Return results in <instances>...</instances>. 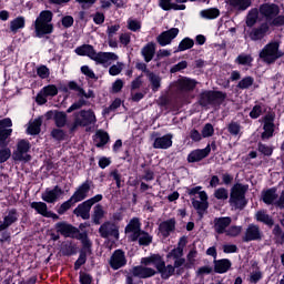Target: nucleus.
Here are the masks:
<instances>
[{
    "instance_id": "nucleus-1",
    "label": "nucleus",
    "mask_w": 284,
    "mask_h": 284,
    "mask_svg": "<svg viewBox=\"0 0 284 284\" xmlns=\"http://www.w3.org/2000/svg\"><path fill=\"white\" fill-rule=\"evenodd\" d=\"M260 17L265 19L271 28H281L284 26V16L281 14V7L276 3L265 2L258 7Z\"/></svg>"
},
{
    "instance_id": "nucleus-2",
    "label": "nucleus",
    "mask_w": 284,
    "mask_h": 284,
    "mask_svg": "<svg viewBox=\"0 0 284 284\" xmlns=\"http://www.w3.org/2000/svg\"><path fill=\"white\" fill-rule=\"evenodd\" d=\"M92 185H94L92 180H85L81 185H79L72 196L60 205L58 214L63 215L75 203L85 201L88 194H90V191L92 190Z\"/></svg>"
},
{
    "instance_id": "nucleus-3",
    "label": "nucleus",
    "mask_w": 284,
    "mask_h": 284,
    "mask_svg": "<svg viewBox=\"0 0 284 284\" xmlns=\"http://www.w3.org/2000/svg\"><path fill=\"white\" fill-rule=\"evenodd\" d=\"M54 13L50 10H43L39 13L34 21V33L38 39H43L48 34L54 32V24H52V19Z\"/></svg>"
},
{
    "instance_id": "nucleus-4",
    "label": "nucleus",
    "mask_w": 284,
    "mask_h": 284,
    "mask_svg": "<svg viewBox=\"0 0 284 284\" xmlns=\"http://www.w3.org/2000/svg\"><path fill=\"white\" fill-rule=\"evenodd\" d=\"M55 230L58 234H61L62 236H64V239H77V241H81V243L84 244V247L89 246L88 240L90 237L88 236V231L81 233L79 229L67 222L55 223Z\"/></svg>"
},
{
    "instance_id": "nucleus-5",
    "label": "nucleus",
    "mask_w": 284,
    "mask_h": 284,
    "mask_svg": "<svg viewBox=\"0 0 284 284\" xmlns=\"http://www.w3.org/2000/svg\"><path fill=\"white\" fill-rule=\"evenodd\" d=\"M227 99V93L216 90H204L197 97V103L201 108H210V105H223Z\"/></svg>"
},
{
    "instance_id": "nucleus-6",
    "label": "nucleus",
    "mask_w": 284,
    "mask_h": 284,
    "mask_svg": "<svg viewBox=\"0 0 284 284\" xmlns=\"http://www.w3.org/2000/svg\"><path fill=\"white\" fill-rule=\"evenodd\" d=\"M260 59L267 65H272L284 57V52L281 51V42L271 41L260 51Z\"/></svg>"
},
{
    "instance_id": "nucleus-7",
    "label": "nucleus",
    "mask_w": 284,
    "mask_h": 284,
    "mask_svg": "<svg viewBox=\"0 0 284 284\" xmlns=\"http://www.w3.org/2000/svg\"><path fill=\"white\" fill-rule=\"evenodd\" d=\"M201 190H203V186H195L192 189H187L186 193L189 194V196H196V194H199V199L201 201L192 197L191 203L194 210H196L199 216L203 217V214H205V212H207V209L210 207V202H207V192Z\"/></svg>"
},
{
    "instance_id": "nucleus-8",
    "label": "nucleus",
    "mask_w": 284,
    "mask_h": 284,
    "mask_svg": "<svg viewBox=\"0 0 284 284\" xmlns=\"http://www.w3.org/2000/svg\"><path fill=\"white\" fill-rule=\"evenodd\" d=\"M247 190H250L248 185L241 183L234 184L231 189L229 203L235 205L237 210H245L247 207V197H245Z\"/></svg>"
},
{
    "instance_id": "nucleus-9",
    "label": "nucleus",
    "mask_w": 284,
    "mask_h": 284,
    "mask_svg": "<svg viewBox=\"0 0 284 284\" xmlns=\"http://www.w3.org/2000/svg\"><path fill=\"white\" fill-rule=\"evenodd\" d=\"M32 145L30 141L22 139L17 143V149L13 151L12 158L13 161H32V155L28 154Z\"/></svg>"
},
{
    "instance_id": "nucleus-10",
    "label": "nucleus",
    "mask_w": 284,
    "mask_h": 284,
    "mask_svg": "<svg viewBox=\"0 0 284 284\" xmlns=\"http://www.w3.org/2000/svg\"><path fill=\"white\" fill-rule=\"evenodd\" d=\"M99 234L101 239H114L115 241H119L120 232H119V225L115 224L112 221H105L103 224L99 227Z\"/></svg>"
},
{
    "instance_id": "nucleus-11",
    "label": "nucleus",
    "mask_w": 284,
    "mask_h": 284,
    "mask_svg": "<svg viewBox=\"0 0 284 284\" xmlns=\"http://www.w3.org/2000/svg\"><path fill=\"white\" fill-rule=\"evenodd\" d=\"M111 270H121L128 265V258L125 257V251L118 248L115 250L109 261Z\"/></svg>"
},
{
    "instance_id": "nucleus-12",
    "label": "nucleus",
    "mask_w": 284,
    "mask_h": 284,
    "mask_svg": "<svg viewBox=\"0 0 284 284\" xmlns=\"http://www.w3.org/2000/svg\"><path fill=\"white\" fill-rule=\"evenodd\" d=\"M276 119V115L274 113H267L264 118H263V130L264 132H262L261 134V139L262 141H267V139H272V136H274V120Z\"/></svg>"
},
{
    "instance_id": "nucleus-13",
    "label": "nucleus",
    "mask_w": 284,
    "mask_h": 284,
    "mask_svg": "<svg viewBox=\"0 0 284 284\" xmlns=\"http://www.w3.org/2000/svg\"><path fill=\"white\" fill-rule=\"evenodd\" d=\"M12 120L10 118H4L0 120V148H6L8 145V138L12 136Z\"/></svg>"
},
{
    "instance_id": "nucleus-14",
    "label": "nucleus",
    "mask_w": 284,
    "mask_h": 284,
    "mask_svg": "<svg viewBox=\"0 0 284 284\" xmlns=\"http://www.w3.org/2000/svg\"><path fill=\"white\" fill-rule=\"evenodd\" d=\"M179 32H180L179 28H171L166 31L161 32L156 37V41L159 45H161V48H165V45H170V43H172V41H174V39L179 37Z\"/></svg>"
},
{
    "instance_id": "nucleus-15",
    "label": "nucleus",
    "mask_w": 284,
    "mask_h": 284,
    "mask_svg": "<svg viewBox=\"0 0 284 284\" xmlns=\"http://www.w3.org/2000/svg\"><path fill=\"white\" fill-rule=\"evenodd\" d=\"M79 116H75V119L80 122L81 128H88V125H94V123H97V115L92 109L81 110Z\"/></svg>"
},
{
    "instance_id": "nucleus-16",
    "label": "nucleus",
    "mask_w": 284,
    "mask_h": 284,
    "mask_svg": "<svg viewBox=\"0 0 284 284\" xmlns=\"http://www.w3.org/2000/svg\"><path fill=\"white\" fill-rule=\"evenodd\" d=\"M272 24L270 22H262L257 28H253L248 34L251 41H261L265 39V34L270 32Z\"/></svg>"
},
{
    "instance_id": "nucleus-17",
    "label": "nucleus",
    "mask_w": 284,
    "mask_h": 284,
    "mask_svg": "<svg viewBox=\"0 0 284 284\" xmlns=\"http://www.w3.org/2000/svg\"><path fill=\"white\" fill-rule=\"evenodd\" d=\"M263 239V234L261 233V229L256 224H250L246 229L245 235L242 237L243 243H250L252 241H261Z\"/></svg>"
},
{
    "instance_id": "nucleus-18",
    "label": "nucleus",
    "mask_w": 284,
    "mask_h": 284,
    "mask_svg": "<svg viewBox=\"0 0 284 284\" xmlns=\"http://www.w3.org/2000/svg\"><path fill=\"white\" fill-rule=\"evenodd\" d=\"M158 230L163 239H170L172 232L176 230V219L173 217L161 222Z\"/></svg>"
},
{
    "instance_id": "nucleus-19",
    "label": "nucleus",
    "mask_w": 284,
    "mask_h": 284,
    "mask_svg": "<svg viewBox=\"0 0 284 284\" xmlns=\"http://www.w3.org/2000/svg\"><path fill=\"white\" fill-rule=\"evenodd\" d=\"M210 156V145H206L204 149H195L191 151L186 158L187 163H199L203 159Z\"/></svg>"
},
{
    "instance_id": "nucleus-20",
    "label": "nucleus",
    "mask_w": 284,
    "mask_h": 284,
    "mask_svg": "<svg viewBox=\"0 0 284 284\" xmlns=\"http://www.w3.org/2000/svg\"><path fill=\"white\" fill-rule=\"evenodd\" d=\"M89 246L82 243V248L80 250V255L78 260L74 262V270H81L82 265H85L88 262V254H92V241L88 240Z\"/></svg>"
},
{
    "instance_id": "nucleus-21",
    "label": "nucleus",
    "mask_w": 284,
    "mask_h": 284,
    "mask_svg": "<svg viewBox=\"0 0 284 284\" xmlns=\"http://www.w3.org/2000/svg\"><path fill=\"white\" fill-rule=\"evenodd\" d=\"M91 61H95V63L103 65L104 63H108V61H119V55L114 52H94Z\"/></svg>"
},
{
    "instance_id": "nucleus-22",
    "label": "nucleus",
    "mask_w": 284,
    "mask_h": 284,
    "mask_svg": "<svg viewBox=\"0 0 284 284\" xmlns=\"http://www.w3.org/2000/svg\"><path fill=\"white\" fill-rule=\"evenodd\" d=\"M61 194H64V192L59 185H55L52 190L47 189L44 193H42V201L45 203H57Z\"/></svg>"
},
{
    "instance_id": "nucleus-23",
    "label": "nucleus",
    "mask_w": 284,
    "mask_h": 284,
    "mask_svg": "<svg viewBox=\"0 0 284 284\" xmlns=\"http://www.w3.org/2000/svg\"><path fill=\"white\" fill-rule=\"evenodd\" d=\"M19 221V212L17 209H11L8 214L3 217V222L0 224V232H4L11 225H14Z\"/></svg>"
},
{
    "instance_id": "nucleus-24",
    "label": "nucleus",
    "mask_w": 284,
    "mask_h": 284,
    "mask_svg": "<svg viewBox=\"0 0 284 284\" xmlns=\"http://www.w3.org/2000/svg\"><path fill=\"white\" fill-rule=\"evenodd\" d=\"M213 265V272L215 274H227L232 270V261L230 258L214 260Z\"/></svg>"
},
{
    "instance_id": "nucleus-25",
    "label": "nucleus",
    "mask_w": 284,
    "mask_h": 284,
    "mask_svg": "<svg viewBox=\"0 0 284 284\" xmlns=\"http://www.w3.org/2000/svg\"><path fill=\"white\" fill-rule=\"evenodd\" d=\"M229 225H232V217L230 216L214 219V230L216 234H225Z\"/></svg>"
},
{
    "instance_id": "nucleus-26",
    "label": "nucleus",
    "mask_w": 284,
    "mask_h": 284,
    "mask_svg": "<svg viewBox=\"0 0 284 284\" xmlns=\"http://www.w3.org/2000/svg\"><path fill=\"white\" fill-rule=\"evenodd\" d=\"M156 274V271L152 267L145 266H134L132 270V275L138 278H152Z\"/></svg>"
},
{
    "instance_id": "nucleus-27",
    "label": "nucleus",
    "mask_w": 284,
    "mask_h": 284,
    "mask_svg": "<svg viewBox=\"0 0 284 284\" xmlns=\"http://www.w3.org/2000/svg\"><path fill=\"white\" fill-rule=\"evenodd\" d=\"M153 148L155 150H169V148H172V133H168L161 138H155Z\"/></svg>"
},
{
    "instance_id": "nucleus-28",
    "label": "nucleus",
    "mask_w": 284,
    "mask_h": 284,
    "mask_svg": "<svg viewBox=\"0 0 284 284\" xmlns=\"http://www.w3.org/2000/svg\"><path fill=\"white\" fill-rule=\"evenodd\" d=\"M183 254L184 253L180 247H174L166 254V258H173L175 267H183V265H185V257H183Z\"/></svg>"
},
{
    "instance_id": "nucleus-29",
    "label": "nucleus",
    "mask_w": 284,
    "mask_h": 284,
    "mask_svg": "<svg viewBox=\"0 0 284 284\" xmlns=\"http://www.w3.org/2000/svg\"><path fill=\"white\" fill-rule=\"evenodd\" d=\"M75 92H78V97H80V99L68 108L67 114H71V112H74V110H81L83 105H88V101L83 99V97H85V90L81 87H78V90H75Z\"/></svg>"
},
{
    "instance_id": "nucleus-30",
    "label": "nucleus",
    "mask_w": 284,
    "mask_h": 284,
    "mask_svg": "<svg viewBox=\"0 0 284 284\" xmlns=\"http://www.w3.org/2000/svg\"><path fill=\"white\" fill-rule=\"evenodd\" d=\"M156 54V43L149 42L141 49V55L143 57L145 63H150Z\"/></svg>"
},
{
    "instance_id": "nucleus-31",
    "label": "nucleus",
    "mask_w": 284,
    "mask_h": 284,
    "mask_svg": "<svg viewBox=\"0 0 284 284\" xmlns=\"http://www.w3.org/2000/svg\"><path fill=\"white\" fill-rule=\"evenodd\" d=\"M92 210V206L88 203V200L80 203L74 210L73 214L75 216H81L83 221H88L90 219V211Z\"/></svg>"
},
{
    "instance_id": "nucleus-32",
    "label": "nucleus",
    "mask_w": 284,
    "mask_h": 284,
    "mask_svg": "<svg viewBox=\"0 0 284 284\" xmlns=\"http://www.w3.org/2000/svg\"><path fill=\"white\" fill-rule=\"evenodd\" d=\"M95 148H105L110 143V134L108 131L99 130L95 133V139H93Z\"/></svg>"
},
{
    "instance_id": "nucleus-33",
    "label": "nucleus",
    "mask_w": 284,
    "mask_h": 284,
    "mask_svg": "<svg viewBox=\"0 0 284 284\" xmlns=\"http://www.w3.org/2000/svg\"><path fill=\"white\" fill-rule=\"evenodd\" d=\"M255 220L257 223H263L264 225H267V227H274V219L267 214L265 210H260L255 214Z\"/></svg>"
},
{
    "instance_id": "nucleus-34",
    "label": "nucleus",
    "mask_w": 284,
    "mask_h": 284,
    "mask_svg": "<svg viewBox=\"0 0 284 284\" xmlns=\"http://www.w3.org/2000/svg\"><path fill=\"white\" fill-rule=\"evenodd\" d=\"M278 199V194L276 193V187L267 189L262 193V201L266 205H274V202Z\"/></svg>"
},
{
    "instance_id": "nucleus-35",
    "label": "nucleus",
    "mask_w": 284,
    "mask_h": 284,
    "mask_svg": "<svg viewBox=\"0 0 284 284\" xmlns=\"http://www.w3.org/2000/svg\"><path fill=\"white\" fill-rule=\"evenodd\" d=\"M229 6L239 12H245L252 7V0H229Z\"/></svg>"
},
{
    "instance_id": "nucleus-36",
    "label": "nucleus",
    "mask_w": 284,
    "mask_h": 284,
    "mask_svg": "<svg viewBox=\"0 0 284 284\" xmlns=\"http://www.w3.org/2000/svg\"><path fill=\"white\" fill-rule=\"evenodd\" d=\"M178 88L181 92H192L196 88V81L184 78L178 81Z\"/></svg>"
},
{
    "instance_id": "nucleus-37",
    "label": "nucleus",
    "mask_w": 284,
    "mask_h": 284,
    "mask_svg": "<svg viewBox=\"0 0 284 284\" xmlns=\"http://www.w3.org/2000/svg\"><path fill=\"white\" fill-rule=\"evenodd\" d=\"M23 28H26V18L23 16H19L11 20L10 31L13 32V34H17L19 30H23Z\"/></svg>"
},
{
    "instance_id": "nucleus-38",
    "label": "nucleus",
    "mask_w": 284,
    "mask_h": 284,
    "mask_svg": "<svg viewBox=\"0 0 284 284\" xmlns=\"http://www.w3.org/2000/svg\"><path fill=\"white\" fill-rule=\"evenodd\" d=\"M258 14L260 11L256 8H253L248 11L245 21L247 28H254L256 26V23L258 22Z\"/></svg>"
},
{
    "instance_id": "nucleus-39",
    "label": "nucleus",
    "mask_w": 284,
    "mask_h": 284,
    "mask_svg": "<svg viewBox=\"0 0 284 284\" xmlns=\"http://www.w3.org/2000/svg\"><path fill=\"white\" fill-rule=\"evenodd\" d=\"M202 19L214 20L221 17V10L217 8L204 9L200 12Z\"/></svg>"
},
{
    "instance_id": "nucleus-40",
    "label": "nucleus",
    "mask_w": 284,
    "mask_h": 284,
    "mask_svg": "<svg viewBox=\"0 0 284 284\" xmlns=\"http://www.w3.org/2000/svg\"><path fill=\"white\" fill-rule=\"evenodd\" d=\"M235 63L237 65H246L247 68H252V63H254V58L252 54L241 53L236 57Z\"/></svg>"
},
{
    "instance_id": "nucleus-41",
    "label": "nucleus",
    "mask_w": 284,
    "mask_h": 284,
    "mask_svg": "<svg viewBox=\"0 0 284 284\" xmlns=\"http://www.w3.org/2000/svg\"><path fill=\"white\" fill-rule=\"evenodd\" d=\"M105 216V211L101 204H97L93 209L92 221L94 225H101V220Z\"/></svg>"
},
{
    "instance_id": "nucleus-42",
    "label": "nucleus",
    "mask_w": 284,
    "mask_h": 284,
    "mask_svg": "<svg viewBox=\"0 0 284 284\" xmlns=\"http://www.w3.org/2000/svg\"><path fill=\"white\" fill-rule=\"evenodd\" d=\"M192 48H194V40L186 37L181 40L178 45V50L174 51V54H176V52H185V50H192Z\"/></svg>"
},
{
    "instance_id": "nucleus-43",
    "label": "nucleus",
    "mask_w": 284,
    "mask_h": 284,
    "mask_svg": "<svg viewBox=\"0 0 284 284\" xmlns=\"http://www.w3.org/2000/svg\"><path fill=\"white\" fill-rule=\"evenodd\" d=\"M141 230V220L139 217H132L129 224L125 226V234H130L132 232H140Z\"/></svg>"
},
{
    "instance_id": "nucleus-44",
    "label": "nucleus",
    "mask_w": 284,
    "mask_h": 284,
    "mask_svg": "<svg viewBox=\"0 0 284 284\" xmlns=\"http://www.w3.org/2000/svg\"><path fill=\"white\" fill-rule=\"evenodd\" d=\"M53 120L57 128H65V123H68V114L63 111H55Z\"/></svg>"
},
{
    "instance_id": "nucleus-45",
    "label": "nucleus",
    "mask_w": 284,
    "mask_h": 284,
    "mask_svg": "<svg viewBox=\"0 0 284 284\" xmlns=\"http://www.w3.org/2000/svg\"><path fill=\"white\" fill-rule=\"evenodd\" d=\"M146 77L151 83V90L153 92H159V89L161 88V77L156 75L152 71Z\"/></svg>"
},
{
    "instance_id": "nucleus-46",
    "label": "nucleus",
    "mask_w": 284,
    "mask_h": 284,
    "mask_svg": "<svg viewBox=\"0 0 284 284\" xmlns=\"http://www.w3.org/2000/svg\"><path fill=\"white\" fill-rule=\"evenodd\" d=\"M30 207L37 211L38 214L44 216L48 214V204L45 202H32Z\"/></svg>"
},
{
    "instance_id": "nucleus-47",
    "label": "nucleus",
    "mask_w": 284,
    "mask_h": 284,
    "mask_svg": "<svg viewBox=\"0 0 284 284\" xmlns=\"http://www.w3.org/2000/svg\"><path fill=\"white\" fill-rule=\"evenodd\" d=\"M226 130L231 136H239L241 135V130H243V126H241V123L236 121H231L227 124Z\"/></svg>"
},
{
    "instance_id": "nucleus-48",
    "label": "nucleus",
    "mask_w": 284,
    "mask_h": 284,
    "mask_svg": "<svg viewBox=\"0 0 284 284\" xmlns=\"http://www.w3.org/2000/svg\"><path fill=\"white\" fill-rule=\"evenodd\" d=\"M41 119H36L28 128L27 132L28 134H31V136H37V134H41Z\"/></svg>"
},
{
    "instance_id": "nucleus-49",
    "label": "nucleus",
    "mask_w": 284,
    "mask_h": 284,
    "mask_svg": "<svg viewBox=\"0 0 284 284\" xmlns=\"http://www.w3.org/2000/svg\"><path fill=\"white\" fill-rule=\"evenodd\" d=\"M252 85H254V78L247 75L237 83L236 88H239V90H250Z\"/></svg>"
},
{
    "instance_id": "nucleus-50",
    "label": "nucleus",
    "mask_w": 284,
    "mask_h": 284,
    "mask_svg": "<svg viewBox=\"0 0 284 284\" xmlns=\"http://www.w3.org/2000/svg\"><path fill=\"white\" fill-rule=\"evenodd\" d=\"M152 240H153L152 235H150L148 231L142 230L140 240L138 241V243L141 247H148L152 243Z\"/></svg>"
},
{
    "instance_id": "nucleus-51",
    "label": "nucleus",
    "mask_w": 284,
    "mask_h": 284,
    "mask_svg": "<svg viewBox=\"0 0 284 284\" xmlns=\"http://www.w3.org/2000/svg\"><path fill=\"white\" fill-rule=\"evenodd\" d=\"M77 254V244L69 242L62 246V256H74Z\"/></svg>"
},
{
    "instance_id": "nucleus-52",
    "label": "nucleus",
    "mask_w": 284,
    "mask_h": 284,
    "mask_svg": "<svg viewBox=\"0 0 284 284\" xmlns=\"http://www.w3.org/2000/svg\"><path fill=\"white\" fill-rule=\"evenodd\" d=\"M257 151L261 152V154L264 156H272V154H274V149L262 142L257 143Z\"/></svg>"
},
{
    "instance_id": "nucleus-53",
    "label": "nucleus",
    "mask_w": 284,
    "mask_h": 284,
    "mask_svg": "<svg viewBox=\"0 0 284 284\" xmlns=\"http://www.w3.org/2000/svg\"><path fill=\"white\" fill-rule=\"evenodd\" d=\"M213 195L217 199V201H227V199H230V193L225 187H219L214 191Z\"/></svg>"
},
{
    "instance_id": "nucleus-54",
    "label": "nucleus",
    "mask_w": 284,
    "mask_h": 284,
    "mask_svg": "<svg viewBox=\"0 0 284 284\" xmlns=\"http://www.w3.org/2000/svg\"><path fill=\"white\" fill-rule=\"evenodd\" d=\"M0 148V163H6L12 156V151L8 148V144Z\"/></svg>"
},
{
    "instance_id": "nucleus-55",
    "label": "nucleus",
    "mask_w": 284,
    "mask_h": 284,
    "mask_svg": "<svg viewBox=\"0 0 284 284\" xmlns=\"http://www.w3.org/2000/svg\"><path fill=\"white\" fill-rule=\"evenodd\" d=\"M42 92L44 97H57V94H59V89L54 84H49L43 87Z\"/></svg>"
},
{
    "instance_id": "nucleus-56",
    "label": "nucleus",
    "mask_w": 284,
    "mask_h": 284,
    "mask_svg": "<svg viewBox=\"0 0 284 284\" xmlns=\"http://www.w3.org/2000/svg\"><path fill=\"white\" fill-rule=\"evenodd\" d=\"M119 108H121V99L116 98L109 106L103 109L102 114H110V112H114Z\"/></svg>"
},
{
    "instance_id": "nucleus-57",
    "label": "nucleus",
    "mask_w": 284,
    "mask_h": 284,
    "mask_svg": "<svg viewBox=\"0 0 284 284\" xmlns=\"http://www.w3.org/2000/svg\"><path fill=\"white\" fill-rule=\"evenodd\" d=\"M241 232H243V226L232 225L226 230L225 234L232 239H236V236L241 235Z\"/></svg>"
},
{
    "instance_id": "nucleus-58",
    "label": "nucleus",
    "mask_w": 284,
    "mask_h": 284,
    "mask_svg": "<svg viewBox=\"0 0 284 284\" xmlns=\"http://www.w3.org/2000/svg\"><path fill=\"white\" fill-rule=\"evenodd\" d=\"M210 136H214V125L206 123L202 129V138L210 139Z\"/></svg>"
},
{
    "instance_id": "nucleus-59",
    "label": "nucleus",
    "mask_w": 284,
    "mask_h": 284,
    "mask_svg": "<svg viewBox=\"0 0 284 284\" xmlns=\"http://www.w3.org/2000/svg\"><path fill=\"white\" fill-rule=\"evenodd\" d=\"M51 136L55 141H65L67 134H65V131H63V129H53L51 131Z\"/></svg>"
},
{
    "instance_id": "nucleus-60",
    "label": "nucleus",
    "mask_w": 284,
    "mask_h": 284,
    "mask_svg": "<svg viewBox=\"0 0 284 284\" xmlns=\"http://www.w3.org/2000/svg\"><path fill=\"white\" fill-rule=\"evenodd\" d=\"M174 2L172 0H159V8L164 10V12H170V10H174Z\"/></svg>"
},
{
    "instance_id": "nucleus-61",
    "label": "nucleus",
    "mask_w": 284,
    "mask_h": 284,
    "mask_svg": "<svg viewBox=\"0 0 284 284\" xmlns=\"http://www.w3.org/2000/svg\"><path fill=\"white\" fill-rule=\"evenodd\" d=\"M262 278H263V272L257 270V271H253L250 274L248 282L252 284H257Z\"/></svg>"
},
{
    "instance_id": "nucleus-62",
    "label": "nucleus",
    "mask_w": 284,
    "mask_h": 284,
    "mask_svg": "<svg viewBox=\"0 0 284 284\" xmlns=\"http://www.w3.org/2000/svg\"><path fill=\"white\" fill-rule=\"evenodd\" d=\"M37 74L40 79H48L50 77V69L42 64L37 69Z\"/></svg>"
},
{
    "instance_id": "nucleus-63",
    "label": "nucleus",
    "mask_w": 284,
    "mask_h": 284,
    "mask_svg": "<svg viewBox=\"0 0 284 284\" xmlns=\"http://www.w3.org/2000/svg\"><path fill=\"white\" fill-rule=\"evenodd\" d=\"M261 114H263V106L261 104H255L251 110L248 116H251L252 119H258Z\"/></svg>"
},
{
    "instance_id": "nucleus-64",
    "label": "nucleus",
    "mask_w": 284,
    "mask_h": 284,
    "mask_svg": "<svg viewBox=\"0 0 284 284\" xmlns=\"http://www.w3.org/2000/svg\"><path fill=\"white\" fill-rule=\"evenodd\" d=\"M93 277L89 273L80 272L79 283L80 284H92Z\"/></svg>"
}]
</instances>
